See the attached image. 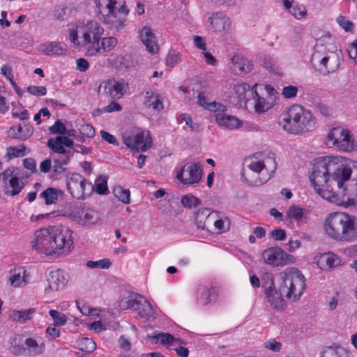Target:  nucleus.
I'll use <instances>...</instances> for the list:
<instances>
[{
	"label": "nucleus",
	"mask_w": 357,
	"mask_h": 357,
	"mask_svg": "<svg viewBox=\"0 0 357 357\" xmlns=\"http://www.w3.org/2000/svg\"><path fill=\"white\" fill-rule=\"evenodd\" d=\"M352 173L349 160L340 155H328L311 162L310 181L317 193L331 203L357 210V195L346 187Z\"/></svg>",
	"instance_id": "nucleus-1"
},
{
	"label": "nucleus",
	"mask_w": 357,
	"mask_h": 357,
	"mask_svg": "<svg viewBox=\"0 0 357 357\" xmlns=\"http://www.w3.org/2000/svg\"><path fill=\"white\" fill-rule=\"evenodd\" d=\"M73 234L67 227H43L31 235L29 245L41 256L52 259L66 257L74 248Z\"/></svg>",
	"instance_id": "nucleus-2"
},
{
	"label": "nucleus",
	"mask_w": 357,
	"mask_h": 357,
	"mask_svg": "<svg viewBox=\"0 0 357 357\" xmlns=\"http://www.w3.org/2000/svg\"><path fill=\"white\" fill-rule=\"evenodd\" d=\"M322 229L328 238L337 242L357 241V217L347 212L334 211L327 214Z\"/></svg>",
	"instance_id": "nucleus-3"
},
{
	"label": "nucleus",
	"mask_w": 357,
	"mask_h": 357,
	"mask_svg": "<svg viewBox=\"0 0 357 357\" xmlns=\"http://www.w3.org/2000/svg\"><path fill=\"white\" fill-rule=\"evenodd\" d=\"M316 123L317 119L313 113L298 104L284 109L278 117L279 126L291 135L310 132L314 129Z\"/></svg>",
	"instance_id": "nucleus-4"
},
{
	"label": "nucleus",
	"mask_w": 357,
	"mask_h": 357,
	"mask_svg": "<svg viewBox=\"0 0 357 357\" xmlns=\"http://www.w3.org/2000/svg\"><path fill=\"white\" fill-rule=\"evenodd\" d=\"M276 169L274 154H255L245 160L243 176L250 184L260 186L271 179Z\"/></svg>",
	"instance_id": "nucleus-5"
},
{
	"label": "nucleus",
	"mask_w": 357,
	"mask_h": 357,
	"mask_svg": "<svg viewBox=\"0 0 357 357\" xmlns=\"http://www.w3.org/2000/svg\"><path fill=\"white\" fill-rule=\"evenodd\" d=\"M311 59L321 72L329 73L338 66L339 48L331 34L324 33L316 40Z\"/></svg>",
	"instance_id": "nucleus-6"
},
{
	"label": "nucleus",
	"mask_w": 357,
	"mask_h": 357,
	"mask_svg": "<svg viewBox=\"0 0 357 357\" xmlns=\"http://www.w3.org/2000/svg\"><path fill=\"white\" fill-rule=\"evenodd\" d=\"M100 19L111 30L121 31L127 25L129 9L123 0H96Z\"/></svg>",
	"instance_id": "nucleus-7"
},
{
	"label": "nucleus",
	"mask_w": 357,
	"mask_h": 357,
	"mask_svg": "<svg viewBox=\"0 0 357 357\" xmlns=\"http://www.w3.org/2000/svg\"><path fill=\"white\" fill-rule=\"evenodd\" d=\"M68 39L78 48L95 47L103 35V27L96 21H77L69 26Z\"/></svg>",
	"instance_id": "nucleus-8"
},
{
	"label": "nucleus",
	"mask_w": 357,
	"mask_h": 357,
	"mask_svg": "<svg viewBox=\"0 0 357 357\" xmlns=\"http://www.w3.org/2000/svg\"><path fill=\"white\" fill-rule=\"evenodd\" d=\"M280 289L285 296L292 301H298L305 289V278L296 268L288 267L280 273Z\"/></svg>",
	"instance_id": "nucleus-9"
},
{
	"label": "nucleus",
	"mask_w": 357,
	"mask_h": 357,
	"mask_svg": "<svg viewBox=\"0 0 357 357\" xmlns=\"http://www.w3.org/2000/svg\"><path fill=\"white\" fill-rule=\"evenodd\" d=\"M23 169L10 166L0 173V193L8 197H14L21 192L25 186Z\"/></svg>",
	"instance_id": "nucleus-10"
},
{
	"label": "nucleus",
	"mask_w": 357,
	"mask_h": 357,
	"mask_svg": "<svg viewBox=\"0 0 357 357\" xmlns=\"http://www.w3.org/2000/svg\"><path fill=\"white\" fill-rule=\"evenodd\" d=\"M256 87L250 106L256 113L262 114L273 108L276 104L278 92L268 84L256 83Z\"/></svg>",
	"instance_id": "nucleus-11"
},
{
	"label": "nucleus",
	"mask_w": 357,
	"mask_h": 357,
	"mask_svg": "<svg viewBox=\"0 0 357 357\" xmlns=\"http://www.w3.org/2000/svg\"><path fill=\"white\" fill-rule=\"evenodd\" d=\"M326 142L328 147L346 152L353 151L356 146L351 132L349 129L339 126L331 129L327 134Z\"/></svg>",
	"instance_id": "nucleus-12"
},
{
	"label": "nucleus",
	"mask_w": 357,
	"mask_h": 357,
	"mask_svg": "<svg viewBox=\"0 0 357 357\" xmlns=\"http://www.w3.org/2000/svg\"><path fill=\"white\" fill-rule=\"evenodd\" d=\"M66 186L69 193L75 199H85L93 191V185L81 174L75 172L66 176Z\"/></svg>",
	"instance_id": "nucleus-13"
},
{
	"label": "nucleus",
	"mask_w": 357,
	"mask_h": 357,
	"mask_svg": "<svg viewBox=\"0 0 357 357\" xmlns=\"http://www.w3.org/2000/svg\"><path fill=\"white\" fill-rule=\"evenodd\" d=\"M264 261L271 266H284L294 264L296 258L280 247H270L265 249L261 255Z\"/></svg>",
	"instance_id": "nucleus-14"
},
{
	"label": "nucleus",
	"mask_w": 357,
	"mask_h": 357,
	"mask_svg": "<svg viewBox=\"0 0 357 357\" xmlns=\"http://www.w3.org/2000/svg\"><path fill=\"white\" fill-rule=\"evenodd\" d=\"M123 140L128 147L142 151H146L153 144L149 131L142 129H137L129 135L125 133L123 136Z\"/></svg>",
	"instance_id": "nucleus-15"
},
{
	"label": "nucleus",
	"mask_w": 357,
	"mask_h": 357,
	"mask_svg": "<svg viewBox=\"0 0 357 357\" xmlns=\"http://www.w3.org/2000/svg\"><path fill=\"white\" fill-rule=\"evenodd\" d=\"M64 217L71 219L81 226H89L96 222L95 212L70 205L60 212Z\"/></svg>",
	"instance_id": "nucleus-16"
},
{
	"label": "nucleus",
	"mask_w": 357,
	"mask_h": 357,
	"mask_svg": "<svg viewBox=\"0 0 357 357\" xmlns=\"http://www.w3.org/2000/svg\"><path fill=\"white\" fill-rule=\"evenodd\" d=\"M256 89V84L252 86L245 82L234 84L231 96L232 103L248 109Z\"/></svg>",
	"instance_id": "nucleus-17"
},
{
	"label": "nucleus",
	"mask_w": 357,
	"mask_h": 357,
	"mask_svg": "<svg viewBox=\"0 0 357 357\" xmlns=\"http://www.w3.org/2000/svg\"><path fill=\"white\" fill-rule=\"evenodd\" d=\"M69 282V275L63 270L51 271L47 278V284L44 293L46 296H52L54 292L63 290Z\"/></svg>",
	"instance_id": "nucleus-18"
},
{
	"label": "nucleus",
	"mask_w": 357,
	"mask_h": 357,
	"mask_svg": "<svg viewBox=\"0 0 357 357\" xmlns=\"http://www.w3.org/2000/svg\"><path fill=\"white\" fill-rule=\"evenodd\" d=\"M206 23L216 33L225 35L231 31V18L223 11H215L208 14Z\"/></svg>",
	"instance_id": "nucleus-19"
},
{
	"label": "nucleus",
	"mask_w": 357,
	"mask_h": 357,
	"mask_svg": "<svg viewBox=\"0 0 357 357\" xmlns=\"http://www.w3.org/2000/svg\"><path fill=\"white\" fill-rule=\"evenodd\" d=\"M128 88V82L123 79H108L100 83L98 90L113 99H120L126 93Z\"/></svg>",
	"instance_id": "nucleus-20"
},
{
	"label": "nucleus",
	"mask_w": 357,
	"mask_h": 357,
	"mask_svg": "<svg viewBox=\"0 0 357 357\" xmlns=\"http://www.w3.org/2000/svg\"><path fill=\"white\" fill-rule=\"evenodd\" d=\"M202 170L199 163L190 162L177 171L176 178L183 184H195L199 182Z\"/></svg>",
	"instance_id": "nucleus-21"
},
{
	"label": "nucleus",
	"mask_w": 357,
	"mask_h": 357,
	"mask_svg": "<svg viewBox=\"0 0 357 357\" xmlns=\"http://www.w3.org/2000/svg\"><path fill=\"white\" fill-rule=\"evenodd\" d=\"M125 309H133L135 310L138 316L145 320L149 319L153 314V310L151 305L143 296L137 295L134 298H129L122 305Z\"/></svg>",
	"instance_id": "nucleus-22"
},
{
	"label": "nucleus",
	"mask_w": 357,
	"mask_h": 357,
	"mask_svg": "<svg viewBox=\"0 0 357 357\" xmlns=\"http://www.w3.org/2000/svg\"><path fill=\"white\" fill-rule=\"evenodd\" d=\"M313 263L322 271H332L342 265L341 257L333 252L316 255L313 258Z\"/></svg>",
	"instance_id": "nucleus-23"
},
{
	"label": "nucleus",
	"mask_w": 357,
	"mask_h": 357,
	"mask_svg": "<svg viewBox=\"0 0 357 357\" xmlns=\"http://www.w3.org/2000/svg\"><path fill=\"white\" fill-rule=\"evenodd\" d=\"M138 38L140 42L145 46L146 51L151 54H158L160 51V45L154 29L149 26H144L138 31Z\"/></svg>",
	"instance_id": "nucleus-24"
},
{
	"label": "nucleus",
	"mask_w": 357,
	"mask_h": 357,
	"mask_svg": "<svg viewBox=\"0 0 357 357\" xmlns=\"http://www.w3.org/2000/svg\"><path fill=\"white\" fill-rule=\"evenodd\" d=\"M30 281V273L24 266H16L11 268L8 272V282L12 287H23Z\"/></svg>",
	"instance_id": "nucleus-25"
},
{
	"label": "nucleus",
	"mask_w": 357,
	"mask_h": 357,
	"mask_svg": "<svg viewBox=\"0 0 357 357\" xmlns=\"http://www.w3.org/2000/svg\"><path fill=\"white\" fill-rule=\"evenodd\" d=\"M118 44V39L114 36L102 37L95 47H89L86 55L93 56L99 53L109 52L113 50Z\"/></svg>",
	"instance_id": "nucleus-26"
},
{
	"label": "nucleus",
	"mask_w": 357,
	"mask_h": 357,
	"mask_svg": "<svg viewBox=\"0 0 357 357\" xmlns=\"http://www.w3.org/2000/svg\"><path fill=\"white\" fill-rule=\"evenodd\" d=\"M216 123L227 130H236L243 126V121L235 116L225 114V112H215Z\"/></svg>",
	"instance_id": "nucleus-27"
},
{
	"label": "nucleus",
	"mask_w": 357,
	"mask_h": 357,
	"mask_svg": "<svg viewBox=\"0 0 357 357\" xmlns=\"http://www.w3.org/2000/svg\"><path fill=\"white\" fill-rule=\"evenodd\" d=\"M24 345V351L29 356L40 355L45 349L44 339L40 336L26 338Z\"/></svg>",
	"instance_id": "nucleus-28"
},
{
	"label": "nucleus",
	"mask_w": 357,
	"mask_h": 357,
	"mask_svg": "<svg viewBox=\"0 0 357 357\" xmlns=\"http://www.w3.org/2000/svg\"><path fill=\"white\" fill-rule=\"evenodd\" d=\"M211 220V230H214L218 234L227 231L230 227V220L226 215L218 211H213Z\"/></svg>",
	"instance_id": "nucleus-29"
},
{
	"label": "nucleus",
	"mask_w": 357,
	"mask_h": 357,
	"mask_svg": "<svg viewBox=\"0 0 357 357\" xmlns=\"http://www.w3.org/2000/svg\"><path fill=\"white\" fill-rule=\"evenodd\" d=\"M107 62L119 70L126 69L132 66L131 56L128 54L112 53L107 58Z\"/></svg>",
	"instance_id": "nucleus-30"
},
{
	"label": "nucleus",
	"mask_w": 357,
	"mask_h": 357,
	"mask_svg": "<svg viewBox=\"0 0 357 357\" xmlns=\"http://www.w3.org/2000/svg\"><path fill=\"white\" fill-rule=\"evenodd\" d=\"M48 146L55 153H64V146L71 148L73 146V141L67 136H58L48 140Z\"/></svg>",
	"instance_id": "nucleus-31"
},
{
	"label": "nucleus",
	"mask_w": 357,
	"mask_h": 357,
	"mask_svg": "<svg viewBox=\"0 0 357 357\" xmlns=\"http://www.w3.org/2000/svg\"><path fill=\"white\" fill-rule=\"evenodd\" d=\"M38 50L48 56L64 55L66 52V49L63 47L61 43L55 41L46 42L40 44L38 47Z\"/></svg>",
	"instance_id": "nucleus-32"
},
{
	"label": "nucleus",
	"mask_w": 357,
	"mask_h": 357,
	"mask_svg": "<svg viewBox=\"0 0 357 357\" xmlns=\"http://www.w3.org/2000/svg\"><path fill=\"white\" fill-rule=\"evenodd\" d=\"M213 211L208 208H202L197 210L195 216V222L198 228L211 230V219Z\"/></svg>",
	"instance_id": "nucleus-33"
},
{
	"label": "nucleus",
	"mask_w": 357,
	"mask_h": 357,
	"mask_svg": "<svg viewBox=\"0 0 357 357\" xmlns=\"http://www.w3.org/2000/svg\"><path fill=\"white\" fill-rule=\"evenodd\" d=\"M265 294L268 302L273 308L280 311L285 309V301L281 293L278 291L275 288H272L271 289H267L265 291Z\"/></svg>",
	"instance_id": "nucleus-34"
},
{
	"label": "nucleus",
	"mask_w": 357,
	"mask_h": 357,
	"mask_svg": "<svg viewBox=\"0 0 357 357\" xmlns=\"http://www.w3.org/2000/svg\"><path fill=\"white\" fill-rule=\"evenodd\" d=\"M197 103L204 109L210 112H227V107L216 101L209 102L203 93H199L197 96Z\"/></svg>",
	"instance_id": "nucleus-35"
},
{
	"label": "nucleus",
	"mask_w": 357,
	"mask_h": 357,
	"mask_svg": "<svg viewBox=\"0 0 357 357\" xmlns=\"http://www.w3.org/2000/svg\"><path fill=\"white\" fill-rule=\"evenodd\" d=\"M320 357H354V355L342 347L334 344L324 348L320 354Z\"/></svg>",
	"instance_id": "nucleus-36"
},
{
	"label": "nucleus",
	"mask_w": 357,
	"mask_h": 357,
	"mask_svg": "<svg viewBox=\"0 0 357 357\" xmlns=\"http://www.w3.org/2000/svg\"><path fill=\"white\" fill-rule=\"evenodd\" d=\"M63 195V191L59 188H47L39 195L40 198L44 199L46 205L55 204L59 198Z\"/></svg>",
	"instance_id": "nucleus-37"
},
{
	"label": "nucleus",
	"mask_w": 357,
	"mask_h": 357,
	"mask_svg": "<svg viewBox=\"0 0 357 357\" xmlns=\"http://www.w3.org/2000/svg\"><path fill=\"white\" fill-rule=\"evenodd\" d=\"M306 209L296 204L291 205L286 211L287 218L296 222L303 221L306 218Z\"/></svg>",
	"instance_id": "nucleus-38"
},
{
	"label": "nucleus",
	"mask_w": 357,
	"mask_h": 357,
	"mask_svg": "<svg viewBox=\"0 0 357 357\" xmlns=\"http://www.w3.org/2000/svg\"><path fill=\"white\" fill-rule=\"evenodd\" d=\"M35 312L34 308H29L24 310H14L10 312L9 317L13 321L24 323L33 317Z\"/></svg>",
	"instance_id": "nucleus-39"
},
{
	"label": "nucleus",
	"mask_w": 357,
	"mask_h": 357,
	"mask_svg": "<svg viewBox=\"0 0 357 357\" xmlns=\"http://www.w3.org/2000/svg\"><path fill=\"white\" fill-rule=\"evenodd\" d=\"M73 151H66L64 153H61V155L54 160V165L53 169L55 172H61L64 171V166L67 165L73 156Z\"/></svg>",
	"instance_id": "nucleus-40"
},
{
	"label": "nucleus",
	"mask_w": 357,
	"mask_h": 357,
	"mask_svg": "<svg viewBox=\"0 0 357 357\" xmlns=\"http://www.w3.org/2000/svg\"><path fill=\"white\" fill-rule=\"evenodd\" d=\"M284 8L297 20H301L307 15L305 7L302 4L295 2L294 0H292V3H289Z\"/></svg>",
	"instance_id": "nucleus-41"
},
{
	"label": "nucleus",
	"mask_w": 357,
	"mask_h": 357,
	"mask_svg": "<svg viewBox=\"0 0 357 357\" xmlns=\"http://www.w3.org/2000/svg\"><path fill=\"white\" fill-rule=\"evenodd\" d=\"M145 105L153 110L159 112L163 109V105L160 96L158 93H146Z\"/></svg>",
	"instance_id": "nucleus-42"
},
{
	"label": "nucleus",
	"mask_w": 357,
	"mask_h": 357,
	"mask_svg": "<svg viewBox=\"0 0 357 357\" xmlns=\"http://www.w3.org/2000/svg\"><path fill=\"white\" fill-rule=\"evenodd\" d=\"M211 295V289L206 286H199L196 292L197 304L199 306H205L210 303Z\"/></svg>",
	"instance_id": "nucleus-43"
},
{
	"label": "nucleus",
	"mask_w": 357,
	"mask_h": 357,
	"mask_svg": "<svg viewBox=\"0 0 357 357\" xmlns=\"http://www.w3.org/2000/svg\"><path fill=\"white\" fill-rule=\"evenodd\" d=\"M28 153L29 151H27L26 148L24 144H20L16 146H9L6 149L5 158L8 160H10L15 158L24 157Z\"/></svg>",
	"instance_id": "nucleus-44"
},
{
	"label": "nucleus",
	"mask_w": 357,
	"mask_h": 357,
	"mask_svg": "<svg viewBox=\"0 0 357 357\" xmlns=\"http://www.w3.org/2000/svg\"><path fill=\"white\" fill-rule=\"evenodd\" d=\"M75 126L83 136L91 138L95 135V129L93 127L91 124L85 122L84 119H77L75 122Z\"/></svg>",
	"instance_id": "nucleus-45"
},
{
	"label": "nucleus",
	"mask_w": 357,
	"mask_h": 357,
	"mask_svg": "<svg viewBox=\"0 0 357 357\" xmlns=\"http://www.w3.org/2000/svg\"><path fill=\"white\" fill-rule=\"evenodd\" d=\"M75 345L79 350L85 352H92L96 348L94 340L89 337H82L77 340Z\"/></svg>",
	"instance_id": "nucleus-46"
},
{
	"label": "nucleus",
	"mask_w": 357,
	"mask_h": 357,
	"mask_svg": "<svg viewBox=\"0 0 357 357\" xmlns=\"http://www.w3.org/2000/svg\"><path fill=\"white\" fill-rule=\"evenodd\" d=\"M182 61L181 54L175 49H170L165 59V64L169 68H174Z\"/></svg>",
	"instance_id": "nucleus-47"
},
{
	"label": "nucleus",
	"mask_w": 357,
	"mask_h": 357,
	"mask_svg": "<svg viewBox=\"0 0 357 357\" xmlns=\"http://www.w3.org/2000/svg\"><path fill=\"white\" fill-rule=\"evenodd\" d=\"M108 177L105 175H99L95 180V184L93 185V190H95L100 195L106 194L108 192L107 188Z\"/></svg>",
	"instance_id": "nucleus-48"
},
{
	"label": "nucleus",
	"mask_w": 357,
	"mask_h": 357,
	"mask_svg": "<svg viewBox=\"0 0 357 357\" xmlns=\"http://www.w3.org/2000/svg\"><path fill=\"white\" fill-rule=\"evenodd\" d=\"M113 194L116 199L125 204L130 202V192L128 189L118 185L113 189Z\"/></svg>",
	"instance_id": "nucleus-49"
},
{
	"label": "nucleus",
	"mask_w": 357,
	"mask_h": 357,
	"mask_svg": "<svg viewBox=\"0 0 357 357\" xmlns=\"http://www.w3.org/2000/svg\"><path fill=\"white\" fill-rule=\"evenodd\" d=\"M49 314L53 320V326L55 327L63 326L68 321L67 316L56 310H50Z\"/></svg>",
	"instance_id": "nucleus-50"
},
{
	"label": "nucleus",
	"mask_w": 357,
	"mask_h": 357,
	"mask_svg": "<svg viewBox=\"0 0 357 357\" xmlns=\"http://www.w3.org/2000/svg\"><path fill=\"white\" fill-rule=\"evenodd\" d=\"M76 305L79 312L83 315L97 316L99 314L100 310L96 308H91L89 305L82 301H77Z\"/></svg>",
	"instance_id": "nucleus-51"
},
{
	"label": "nucleus",
	"mask_w": 357,
	"mask_h": 357,
	"mask_svg": "<svg viewBox=\"0 0 357 357\" xmlns=\"http://www.w3.org/2000/svg\"><path fill=\"white\" fill-rule=\"evenodd\" d=\"M111 265L112 262L108 258H104L98 261H88L86 262V266L90 268L107 269Z\"/></svg>",
	"instance_id": "nucleus-52"
},
{
	"label": "nucleus",
	"mask_w": 357,
	"mask_h": 357,
	"mask_svg": "<svg viewBox=\"0 0 357 357\" xmlns=\"http://www.w3.org/2000/svg\"><path fill=\"white\" fill-rule=\"evenodd\" d=\"M151 338L153 342L157 343L158 342H160L162 344L168 347L171 342L173 340L174 337L169 333H160L151 336Z\"/></svg>",
	"instance_id": "nucleus-53"
},
{
	"label": "nucleus",
	"mask_w": 357,
	"mask_h": 357,
	"mask_svg": "<svg viewBox=\"0 0 357 357\" xmlns=\"http://www.w3.org/2000/svg\"><path fill=\"white\" fill-rule=\"evenodd\" d=\"M200 203L199 199L192 195H185L181 198V204L185 208H191L199 205Z\"/></svg>",
	"instance_id": "nucleus-54"
},
{
	"label": "nucleus",
	"mask_w": 357,
	"mask_h": 357,
	"mask_svg": "<svg viewBox=\"0 0 357 357\" xmlns=\"http://www.w3.org/2000/svg\"><path fill=\"white\" fill-rule=\"evenodd\" d=\"M336 22L346 32H352L354 29V24L344 16H339L336 18Z\"/></svg>",
	"instance_id": "nucleus-55"
},
{
	"label": "nucleus",
	"mask_w": 357,
	"mask_h": 357,
	"mask_svg": "<svg viewBox=\"0 0 357 357\" xmlns=\"http://www.w3.org/2000/svg\"><path fill=\"white\" fill-rule=\"evenodd\" d=\"M298 89L296 86L289 85L283 87L282 90V95L284 98L291 99L297 96Z\"/></svg>",
	"instance_id": "nucleus-56"
},
{
	"label": "nucleus",
	"mask_w": 357,
	"mask_h": 357,
	"mask_svg": "<svg viewBox=\"0 0 357 357\" xmlns=\"http://www.w3.org/2000/svg\"><path fill=\"white\" fill-rule=\"evenodd\" d=\"M262 280L264 282L263 287H264L265 291L267 289H271L272 288H275L274 277L273 273L269 272L265 273L262 277Z\"/></svg>",
	"instance_id": "nucleus-57"
},
{
	"label": "nucleus",
	"mask_w": 357,
	"mask_h": 357,
	"mask_svg": "<svg viewBox=\"0 0 357 357\" xmlns=\"http://www.w3.org/2000/svg\"><path fill=\"white\" fill-rule=\"evenodd\" d=\"M266 349L271 350L273 352H278L282 348V344L275 339H270L264 343Z\"/></svg>",
	"instance_id": "nucleus-58"
},
{
	"label": "nucleus",
	"mask_w": 357,
	"mask_h": 357,
	"mask_svg": "<svg viewBox=\"0 0 357 357\" xmlns=\"http://www.w3.org/2000/svg\"><path fill=\"white\" fill-rule=\"evenodd\" d=\"M33 128L31 125L25 124L22 126V130H20V139L26 140L29 138L33 133Z\"/></svg>",
	"instance_id": "nucleus-59"
},
{
	"label": "nucleus",
	"mask_w": 357,
	"mask_h": 357,
	"mask_svg": "<svg viewBox=\"0 0 357 357\" xmlns=\"http://www.w3.org/2000/svg\"><path fill=\"white\" fill-rule=\"evenodd\" d=\"M26 90L30 94L36 96H45L47 93L46 88L44 86L31 85L28 86Z\"/></svg>",
	"instance_id": "nucleus-60"
},
{
	"label": "nucleus",
	"mask_w": 357,
	"mask_h": 357,
	"mask_svg": "<svg viewBox=\"0 0 357 357\" xmlns=\"http://www.w3.org/2000/svg\"><path fill=\"white\" fill-rule=\"evenodd\" d=\"M66 128V126L60 120H57L54 124L50 128V130L52 133L64 135Z\"/></svg>",
	"instance_id": "nucleus-61"
},
{
	"label": "nucleus",
	"mask_w": 357,
	"mask_h": 357,
	"mask_svg": "<svg viewBox=\"0 0 357 357\" xmlns=\"http://www.w3.org/2000/svg\"><path fill=\"white\" fill-rule=\"evenodd\" d=\"M100 134L102 139L107 143L114 146H119V142L113 135L105 130H100Z\"/></svg>",
	"instance_id": "nucleus-62"
},
{
	"label": "nucleus",
	"mask_w": 357,
	"mask_h": 357,
	"mask_svg": "<svg viewBox=\"0 0 357 357\" xmlns=\"http://www.w3.org/2000/svg\"><path fill=\"white\" fill-rule=\"evenodd\" d=\"M271 237L275 241H283L286 238V231L280 228L273 229L270 233Z\"/></svg>",
	"instance_id": "nucleus-63"
},
{
	"label": "nucleus",
	"mask_w": 357,
	"mask_h": 357,
	"mask_svg": "<svg viewBox=\"0 0 357 357\" xmlns=\"http://www.w3.org/2000/svg\"><path fill=\"white\" fill-rule=\"evenodd\" d=\"M350 59H353L357 64V40L354 41L347 50Z\"/></svg>",
	"instance_id": "nucleus-64"
}]
</instances>
